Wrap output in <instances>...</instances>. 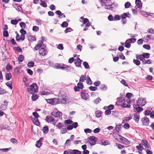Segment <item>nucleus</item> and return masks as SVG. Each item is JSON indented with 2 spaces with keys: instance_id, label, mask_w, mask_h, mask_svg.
I'll use <instances>...</instances> for the list:
<instances>
[{
  "instance_id": "5",
  "label": "nucleus",
  "mask_w": 154,
  "mask_h": 154,
  "mask_svg": "<svg viewBox=\"0 0 154 154\" xmlns=\"http://www.w3.org/2000/svg\"><path fill=\"white\" fill-rule=\"evenodd\" d=\"M85 91H86L84 90L82 91L81 93V96L82 99L85 100H86L88 99L89 96L88 93L85 92Z\"/></svg>"
},
{
  "instance_id": "7",
  "label": "nucleus",
  "mask_w": 154,
  "mask_h": 154,
  "mask_svg": "<svg viewBox=\"0 0 154 154\" xmlns=\"http://www.w3.org/2000/svg\"><path fill=\"white\" fill-rule=\"evenodd\" d=\"M74 63L75 66L77 67H80L82 60L79 57L76 58L74 60Z\"/></svg>"
},
{
  "instance_id": "37",
  "label": "nucleus",
  "mask_w": 154,
  "mask_h": 154,
  "mask_svg": "<svg viewBox=\"0 0 154 154\" xmlns=\"http://www.w3.org/2000/svg\"><path fill=\"white\" fill-rule=\"evenodd\" d=\"M68 24L67 22L64 21L61 24V26L63 28L66 27L68 26Z\"/></svg>"
},
{
  "instance_id": "24",
  "label": "nucleus",
  "mask_w": 154,
  "mask_h": 154,
  "mask_svg": "<svg viewBox=\"0 0 154 154\" xmlns=\"http://www.w3.org/2000/svg\"><path fill=\"white\" fill-rule=\"evenodd\" d=\"M121 15L125 18L127 17L130 18L131 16V15L129 13V12L124 13L122 14H121Z\"/></svg>"
},
{
  "instance_id": "13",
  "label": "nucleus",
  "mask_w": 154,
  "mask_h": 154,
  "mask_svg": "<svg viewBox=\"0 0 154 154\" xmlns=\"http://www.w3.org/2000/svg\"><path fill=\"white\" fill-rule=\"evenodd\" d=\"M143 125L147 126L149 125V120L147 117H144L142 120Z\"/></svg>"
},
{
  "instance_id": "23",
  "label": "nucleus",
  "mask_w": 154,
  "mask_h": 154,
  "mask_svg": "<svg viewBox=\"0 0 154 154\" xmlns=\"http://www.w3.org/2000/svg\"><path fill=\"white\" fill-rule=\"evenodd\" d=\"M42 131H43V133L44 134H47L49 131V129L48 128V127L47 126L43 127L42 129Z\"/></svg>"
},
{
  "instance_id": "28",
  "label": "nucleus",
  "mask_w": 154,
  "mask_h": 154,
  "mask_svg": "<svg viewBox=\"0 0 154 154\" xmlns=\"http://www.w3.org/2000/svg\"><path fill=\"white\" fill-rule=\"evenodd\" d=\"M6 79L8 80L10 79L11 77V75L10 73H6L5 75Z\"/></svg>"
},
{
  "instance_id": "55",
  "label": "nucleus",
  "mask_w": 154,
  "mask_h": 154,
  "mask_svg": "<svg viewBox=\"0 0 154 154\" xmlns=\"http://www.w3.org/2000/svg\"><path fill=\"white\" fill-rule=\"evenodd\" d=\"M72 126L73 127V128H76L78 126V123L77 122H75L73 123L72 124Z\"/></svg>"
},
{
  "instance_id": "49",
  "label": "nucleus",
  "mask_w": 154,
  "mask_h": 154,
  "mask_svg": "<svg viewBox=\"0 0 154 154\" xmlns=\"http://www.w3.org/2000/svg\"><path fill=\"white\" fill-rule=\"evenodd\" d=\"M129 42L131 43H134L136 42V39L135 38H131L128 39Z\"/></svg>"
},
{
  "instance_id": "6",
  "label": "nucleus",
  "mask_w": 154,
  "mask_h": 154,
  "mask_svg": "<svg viewBox=\"0 0 154 154\" xmlns=\"http://www.w3.org/2000/svg\"><path fill=\"white\" fill-rule=\"evenodd\" d=\"M51 115L55 117H59L60 119H62V113L59 111H58L56 112H52L51 113Z\"/></svg>"
},
{
  "instance_id": "20",
  "label": "nucleus",
  "mask_w": 154,
  "mask_h": 154,
  "mask_svg": "<svg viewBox=\"0 0 154 154\" xmlns=\"http://www.w3.org/2000/svg\"><path fill=\"white\" fill-rule=\"evenodd\" d=\"M86 82L88 84L90 85H92L93 83L90 77L88 76L86 77Z\"/></svg>"
},
{
  "instance_id": "11",
  "label": "nucleus",
  "mask_w": 154,
  "mask_h": 154,
  "mask_svg": "<svg viewBox=\"0 0 154 154\" xmlns=\"http://www.w3.org/2000/svg\"><path fill=\"white\" fill-rule=\"evenodd\" d=\"M133 106L134 109H135L138 112H140L143 110V108L140 107V105H137V104H134Z\"/></svg>"
},
{
  "instance_id": "21",
  "label": "nucleus",
  "mask_w": 154,
  "mask_h": 154,
  "mask_svg": "<svg viewBox=\"0 0 154 154\" xmlns=\"http://www.w3.org/2000/svg\"><path fill=\"white\" fill-rule=\"evenodd\" d=\"M131 46L130 43L128 41V40H127L125 42V47L128 48H129Z\"/></svg>"
},
{
  "instance_id": "8",
  "label": "nucleus",
  "mask_w": 154,
  "mask_h": 154,
  "mask_svg": "<svg viewBox=\"0 0 154 154\" xmlns=\"http://www.w3.org/2000/svg\"><path fill=\"white\" fill-rule=\"evenodd\" d=\"M119 136L120 137L119 139L120 140V142L126 144H129V142L126 138L120 135H119Z\"/></svg>"
},
{
  "instance_id": "64",
  "label": "nucleus",
  "mask_w": 154,
  "mask_h": 154,
  "mask_svg": "<svg viewBox=\"0 0 154 154\" xmlns=\"http://www.w3.org/2000/svg\"><path fill=\"white\" fill-rule=\"evenodd\" d=\"M133 94L131 93H127L126 94V97L128 98V99H130L132 96Z\"/></svg>"
},
{
  "instance_id": "30",
  "label": "nucleus",
  "mask_w": 154,
  "mask_h": 154,
  "mask_svg": "<svg viewBox=\"0 0 154 154\" xmlns=\"http://www.w3.org/2000/svg\"><path fill=\"white\" fill-rule=\"evenodd\" d=\"M89 140L91 141H93L96 142L97 140V138L94 136H90L89 138Z\"/></svg>"
},
{
  "instance_id": "45",
  "label": "nucleus",
  "mask_w": 154,
  "mask_h": 154,
  "mask_svg": "<svg viewBox=\"0 0 154 154\" xmlns=\"http://www.w3.org/2000/svg\"><path fill=\"white\" fill-rule=\"evenodd\" d=\"M7 105L3 104L1 105L0 108L2 110H5L7 109Z\"/></svg>"
},
{
  "instance_id": "15",
  "label": "nucleus",
  "mask_w": 154,
  "mask_h": 154,
  "mask_svg": "<svg viewBox=\"0 0 154 154\" xmlns=\"http://www.w3.org/2000/svg\"><path fill=\"white\" fill-rule=\"evenodd\" d=\"M142 144L144 146L147 148H149L150 146L147 141L146 140H142Z\"/></svg>"
},
{
  "instance_id": "14",
  "label": "nucleus",
  "mask_w": 154,
  "mask_h": 154,
  "mask_svg": "<svg viewBox=\"0 0 154 154\" xmlns=\"http://www.w3.org/2000/svg\"><path fill=\"white\" fill-rule=\"evenodd\" d=\"M55 13L58 15V17L59 18H61L62 17L61 16H63V17L64 18L66 17V16L65 15H63V14L62 13L60 10L56 11Z\"/></svg>"
},
{
  "instance_id": "62",
  "label": "nucleus",
  "mask_w": 154,
  "mask_h": 154,
  "mask_svg": "<svg viewBox=\"0 0 154 154\" xmlns=\"http://www.w3.org/2000/svg\"><path fill=\"white\" fill-rule=\"evenodd\" d=\"M140 11L141 12L142 15L143 16L145 17H147V16L148 12L146 11H144L142 10H140Z\"/></svg>"
},
{
  "instance_id": "26",
  "label": "nucleus",
  "mask_w": 154,
  "mask_h": 154,
  "mask_svg": "<svg viewBox=\"0 0 154 154\" xmlns=\"http://www.w3.org/2000/svg\"><path fill=\"white\" fill-rule=\"evenodd\" d=\"M117 99L118 101V102H119L122 104L125 102V98L123 97H118Z\"/></svg>"
},
{
  "instance_id": "29",
  "label": "nucleus",
  "mask_w": 154,
  "mask_h": 154,
  "mask_svg": "<svg viewBox=\"0 0 154 154\" xmlns=\"http://www.w3.org/2000/svg\"><path fill=\"white\" fill-rule=\"evenodd\" d=\"M86 80V75H82L80 78L79 81L80 82H83Z\"/></svg>"
},
{
  "instance_id": "32",
  "label": "nucleus",
  "mask_w": 154,
  "mask_h": 154,
  "mask_svg": "<svg viewBox=\"0 0 154 154\" xmlns=\"http://www.w3.org/2000/svg\"><path fill=\"white\" fill-rule=\"evenodd\" d=\"M133 63L137 66H139L140 64V62L138 59H134Z\"/></svg>"
},
{
  "instance_id": "39",
  "label": "nucleus",
  "mask_w": 154,
  "mask_h": 154,
  "mask_svg": "<svg viewBox=\"0 0 154 154\" xmlns=\"http://www.w3.org/2000/svg\"><path fill=\"white\" fill-rule=\"evenodd\" d=\"M143 55L144 59L145 58L147 59L148 58H149L150 56V54L147 53H143Z\"/></svg>"
},
{
  "instance_id": "36",
  "label": "nucleus",
  "mask_w": 154,
  "mask_h": 154,
  "mask_svg": "<svg viewBox=\"0 0 154 154\" xmlns=\"http://www.w3.org/2000/svg\"><path fill=\"white\" fill-rule=\"evenodd\" d=\"M83 65L84 66L85 68L86 69H88L90 68L88 64V63L86 62H84L83 63Z\"/></svg>"
},
{
  "instance_id": "2",
  "label": "nucleus",
  "mask_w": 154,
  "mask_h": 154,
  "mask_svg": "<svg viewBox=\"0 0 154 154\" xmlns=\"http://www.w3.org/2000/svg\"><path fill=\"white\" fill-rule=\"evenodd\" d=\"M58 99L59 103L66 104L68 103L69 101L68 97L64 95L59 96Z\"/></svg>"
},
{
  "instance_id": "51",
  "label": "nucleus",
  "mask_w": 154,
  "mask_h": 154,
  "mask_svg": "<svg viewBox=\"0 0 154 154\" xmlns=\"http://www.w3.org/2000/svg\"><path fill=\"white\" fill-rule=\"evenodd\" d=\"M42 145V143L41 142H40L39 141H37L35 144V146L36 147L38 148H40Z\"/></svg>"
},
{
  "instance_id": "16",
  "label": "nucleus",
  "mask_w": 154,
  "mask_h": 154,
  "mask_svg": "<svg viewBox=\"0 0 154 154\" xmlns=\"http://www.w3.org/2000/svg\"><path fill=\"white\" fill-rule=\"evenodd\" d=\"M111 10L112 9H116L118 7V4L116 2H114L111 4H110Z\"/></svg>"
},
{
  "instance_id": "58",
  "label": "nucleus",
  "mask_w": 154,
  "mask_h": 154,
  "mask_svg": "<svg viewBox=\"0 0 154 154\" xmlns=\"http://www.w3.org/2000/svg\"><path fill=\"white\" fill-rule=\"evenodd\" d=\"M73 30V29L67 27L64 31V32L66 33L68 32H70Z\"/></svg>"
},
{
  "instance_id": "56",
  "label": "nucleus",
  "mask_w": 154,
  "mask_h": 154,
  "mask_svg": "<svg viewBox=\"0 0 154 154\" xmlns=\"http://www.w3.org/2000/svg\"><path fill=\"white\" fill-rule=\"evenodd\" d=\"M3 36L8 37L9 36L8 32L7 30H4L3 32Z\"/></svg>"
},
{
  "instance_id": "53",
  "label": "nucleus",
  "mask_w": 154,
  "mask_h": 154,
  "mask_svg": "<svg viewBox=\"0 0 154 154\" xmlns=\"http://www.w3.org/2000/svg\"><path fill=\"white\" fill-rule=\"evenodd\" d=\"M143 47L146 49L149 50L151 48V47L150 45H143Z\"/></svg>"
},
{
  "instance_id": "33",
  "label": "nucleus",
  "mask_w": 154,
  "mask_h": 154,
  "mask_svg": "<svg viewBox=\"0 0 154 154\" xmlns=\"http://www.w3.org/2000/svg\"><path fill=\"white\" fill-rule=\"evenodd\" d=\"M136 147L138 150H140V151H142L144 149L143 146H142L141 143L139 144L138 146H137Z\"/></svg>"
},
{
  "instance_id": "42",
  "label": "nucleus",
  "mask_w": 154,
  "mask_h": 154,
  "mask_svg": "<svg viewBox=\"0 0 154 154\" xmlns=\"http://www.w3.org/2000/svg\"><path fill=\"white\" fill-rule=\"evenodd\" d=\"M77 86L80 89H83L84 86L83 84L82 83L79 82L77 84Z\"/></svg>"
},
{
  "instance_id": "40",
  "label": "nucleus",
  "mask_w": 154,
  "mask_h": 154,
  "mask_svg": "<svg viewBox=\"0 0 154 154\" xmlns=\"http://www.w3.org/2000/svg\"><path fill=\"white\" fill-rule=\"evenodd\" d=\"M34 63L33 61H30L29 62L27 66L29 68H31V67H32L34 66Z\"/></svg>"
},
{
  "instance_id": "61",
  "label": "nucleus",
  "mask_w": 154,
  "mask_h": 154,
  "mask_svg": "<svg viewBox=\"0 0 154 154\" xmlns=\"http://www.w3.org/2000/svg\"><path fill=\"white\" fill-rule=\"evenodd\" d=\"M6 93V91L5 89L2 88H0V94H4Z\"/></svg>"
},
{
  "instance_id": "31",
  "label": "nucleus",
  "mask_w": 154,
  "mask_h": 154,
  "mask_svg": "<svg viewBox=\"0 0 154 154\" xmlns=\"http://www.w3.org/2000/svg\"><path fill=\"white\" fill-rule=\"evenodd\" d=\"M6 85L10 89H12L13 87L12 82H11L10 81L9 82H7L6 83Z\"/></svg>"
},
{
  "instance_id": "25",
  "label": "nucleus",
  "mask_w": 154,
  "mask_h": 154,
  "mask_svg": "<svg viewBox=\"0 0 154 154\" xmlns=\"http://www.w3.org/2000/svg\"><path fill=\"white\" fill-rule=\"evenodd\" d=\"M122 128L121 124H120L118 125H116L115 127V129L117 132H119Z\"/></svg>"
},
{
  "instance_id": "52",
  "label": "nucleus",
  "mask_w": 154,
  "mask_h": 154,
  "mask_svg": "<svg viewBox=\"0 0 154 154\" xmlns=\"http://www.w3.org/2000/svg\"><path fill=\"white\" fill-rule=\"evenodd\" d=\"M12 69V66L10 64H7L6 66V69L8 71H9Z\"/></svg>"
},
{
  "instance_id": "9",
  "label": "nucleus",
  "mask_w": 154,
  "mask_h": 154,
  "mask_svg": "<svg viewBox=\"0 0 154 154\" xmlns=\"http://www.w3.org/2000/svg\"><path fill=\"white\" fill-rule=\"evenodd\" d=\"M135 4L136 5L135 8L137 9L138 8L141 9L142 7V3L140 0H136Z\"/></svg>"
},
{
  "instance_id": "47",
  "label": "nucleus",
  "mask_w": 154,
  "mask_h": 154,
  "mask_svg": "<svg viewBox=\"0 0 154 154\" xmlns=\"http://www.w3.org/2000/svg\"><path fill=\"white\" fill-rule=\"evenodd\" d=\"M7 41L8 42H9L10 41L11 43V44L12 45H15L17 44V43L15 41V40H14V38H12V39H11L10 40H8Z\"/></svg>"
},
{
  "instance_id": "48",
  "label": "nucleus",
  "mask_w": 154,
  "mask_h": 154,
  "mask_svg": "<svg viewBox=\"0 0 154 154\" xmlns=\"http://www.w3.org/2000/svg\"><path fill=\"white\" fill-rule=\"evenodd\" d=\"M107 89V87L106 85L104 84L102 85L100 87V89H101L102 90H106Z\"/></svg>"
},
{
  "instance_id": "43",
  "label": "nucleus",
  "mask_w": 154,
  "mask_h": 154,
  "mask_svg": "<svg viewBox=\"0 0 154 154\" xmlns=\"http://www.w3.org/2000/svg\"><path fill=\"white\" fill-rule=\"evenodd\" d=\"M72 154H82L81 152L77 149H73Z\"/></svg>"
},
{
  "instance_id": "18",
  "label": "nucleus",
  "mask_w": 154,
  "mask_h": 154,
  "mask_svg": "<svg viewBox=\"0 0 154 154\" xmlns=\"http://www.w3.org/2000/svg\"><path fill=\"white\" fill-rule=\"evenodd\" d=\"M136 58L137 59H139L140 61H143V60H144L143 58V54L139 55L138 54H136Z\"/></svg>"
},
{
  "instance_id": "35",
  "label": "nucleus",
  "mask_w": 154,
  "mask_h": 154,
  "mask_svg": "<svg viewBox=\"0 0 154 154\" xmlns=\"http://www.w3.org/2000/svg\"><path fill=\"white\" fill-rule=\"evenodd\" d=\"M56 127L59 129H60L63 127H65L63 124H62L61 123L59 122L56 125Z\"/></svg>"
},
{
  "instance_id": "63",
  "label": "nucleus",
  "mask_w": 154,
  "mask_h": 154,
  "mask_svg": "<svg viewBox=\"0 0 154 154\" xmlns=\"http://www.w3.org/2000/svg\"><path fill=\"white\" fill-rule=\"evenodd\" d=\"M32 115L36 118H38L39 117V115L37 112H34L32 113Z\"/></svg>"
},
{
  "instance_id": "1",
  "label": "nucleus",
  "mask_w": 154,
  "mask_h": 154,
  "mask_svg": "<svg viewBox=\"0 0 154 154\" xmlns=\"http://www.w3.org/2000/svg\"><path fill=\"white\" fill-rule=\"evenodd\" d=\"M38 88L37 84L33 83L27 88V91L30 94H33L38 92Z\"/></svg>"
},
{
  "instance_id": "41",
  "label": "nucleus",
  "mask_w": 154,
  "mask_h": 154,
  "mask_svg": "<svg viewBox=\"0 0 154 154\" xmlns=\"http://www.w3.org/2000/svg\"><path fill=\"white\" fill-rule=\"evenodd\" d=\"M101 101V99L99 97L96 98L94 100V102L96 104H98Z\"/></svg>"
},
{
  "instance_id": "27",
  "label": "nucleus",
  "mask_w": 154,
  "mask_h": 154,
  "mask_svg": "<svg viewBox=\"0 0 154 154\" xmlns=\"http://www.w3.org/2000/svg\"><path fill=\"white\" fill-rule=\"evenodd\" d=\"M70 66H67L65 65H64V66L62 70H65L66 71H69L70 70Z\"/></svg>"
},
{
  "instance_id": "34",
  "label": "nucleus",
  "mask_w": 154,
  "mask_h": 154,
  "mask_svg": "<svg viewBox=\"0 0 154 154\" xmlns=\"http://www.w3.org/2000/svg\"><path fill=\"white\" fill-rule=\"evenodd\" d=\"M24 58L23 55H20L18 58V60L19 62H22L24 60Z\"/></svg>"
},
{
  "instance_id": "59",
  "label": "nucleus",
  "mask_w": 154,
  "mask_h": 154,
  "mask_svg": "<svg viewBox=\"0 0 154 154\" xmlns=\"http://www.w3.org/2000/svg\"><path fill=\"white\" fill-rule=\"evenodd\" d=\"M14 48L15 50L17 51L18 52H22V49L19 47H15Z\"/></svg>"
},
{
  "instance_id": "10",
  "label": "nucleus",
  "mask_w": 154,
  "mask_h": 154,
  "mask_svg": "<svg viewBox=\"0 0 154 154\" xmlns=\"http://www.w3.org/2000/svg\"><path fill=\"white\" fill-rule=\"evenodd\" d=\"M45 120L48 123L54 122L55 121L54 118L52 116L48 115L46 116Z\"/></svg>"
},
{
  "instance_id": "12",
  "label": "nucleus",
  "mask_w": 154,
  "mask_h": 154,
  "mask_svg": "<svg viewBox=\"0 0 154 154\" xmlns=\"http://www.w3.org/2000/svg\"><path fill=\"white\" fill-rule=\"evenodd\" d=\"M39 54L42 56H45L47 54V50L45 48H42L39 49Z\"/></svg>"
},
{
  "instance_id": "19",
  "label": "nucleus",
  "mask_w": 154,
  "mask_h": 154,
  "mask_svg": "<svg viewBox=\"0 0 154 154\" xmlns=\"http://www.w3.org/2000/svg\"><path fill=\"white\" fill-rule=\"evenodd\" d=\"M101 144L103 145L106 146L109 144V141L107 140H101Z\"/></svg>"
},
{
  "instance_id": "4",
  "label": "nucleus",
  "mask_w": 154,
  "mask_h": 154,
  "mask_svg": "<svg viewBox=\"0 0 154 154\" xmlns=\"http://www.w3.org/2000/svg\"><path fill=\"white\" fill-rule=\"evenodd\" d=\"M146 103V99L142 98H139L137 100V105H140L141 106H144Z\"/></svg>"
},
{
  "instance_id": "54",
  "label": "nucleus",
  "mask_w": 154,
  "mask_h": 154,
  "mask_svg": "<svg viewBox=\"0 0 154 154\" xmlns=\"http://www.w3.org/2000/svg\"><path fill=\"white\" fill-rule=\"evenodd\" d=\"M20 26L23 29L25 28L26 26L25 23L23 22H21L20 23Z\"/></svg>"
},
{
  "instance_id": "46",
  "label": "nucleus",
  "mask_w": 154,
  "mask_h": 154,
  "mask_svg": "<svg viewBox=\"0 0 154 154\" xmlns=\"http://www.w3.org/2000/svg\"><path fill=\"white\" fill-rule=\"evenodd\" d=\"M142 63L143 64H150L151 63V62L149 60H143V61H142Z\"/></svg>"
},
{
  "instance_id": "22",
  "label": "nucleus",
  "mask_w": 154,
  "mask_h": 154,
  "mask_svg": "<svg viewBox=\"0 0 154 154\" xmlns=\"http://www.w3.org/2000/svg\"><path fill=\"white\" fill-rule=\"evenodd\" d=\"M32 94V101H34L36 100L38 98V95L37 94Z\"/></svg>"
},
{
  "instance_id": "50",
  "label": "nucleus",
  "mask_w": 154,
  "mask_h": 154,
  "mask_svg": "<svg viewBox=\"0 0 154 154\" xmlns=\"http://www.w3.org/2000/svg\"><path fill=\"white\" fill-rule=\"evenodd\" d=\"M89 89L90 90L94 91H96V90L97 89V88L95 86H91L89 87Z\"/></svg>"
},
{
  "instance_id": "38",
  "label": "nucleus",
  "mask_w": 154,
  "mask_h": 154,
  "mask_svg": "<svg viewBox=\"0 0 154 154\" xmlns=\"http://www.w3.org/2000/svg\"><path fill=\"white\" fill-rule=\"evenodd\" d=\"M64 122L65 124L67 125L71 124L73 123V121L70 119L65 120Z\"/></svg>"
},
{
  "instance_id": "3",
  "label": "nucleus",
  "mask_w": 154,
  "mask_h": 154,
  "mask_svg": "<svg viewBox=\"0 0 154 154\" xmlns=\"http://www.w3.org/2000/svg\"><path fill=\"white\" fill-rule=\"evenodd\" d=\"M46 100L48 103L52 105H55L59 103L58 99L56 98L46 99Z\"/></svg>"
},
{
  "instance_id": "17",
  "label": "nucleus",
  "mask_w": 154,
  "mask_h": 154,
  "mask_svg": "<svg viewBox=\"0 0 154 154\" xmlns=\"http://www.w3.org/2000/svg\"><path fill=\"white\" fill-rule=\"evenodd\" d=\"M133 119L135 121V122L138 123L139 120L140 116L139 115H137L136 114H134Z\"/></svg>"
},
{
  "instance_id": "60",
  "label": "nucleus",
  "mask_w": 154,
  "mask_h": 154,
  "mask_svg": "<svg viewBox=\"0 0 154 154\" xmlns=\"http://www.w3.org/2000/svg\"><path fill=\"white\" fill-rule=\"evenodd\" d=\"M41 95H47L50 94V93L48 91H42V92L41 93Z\"/></svg>"
},
{
  "instance_id": "57",
  "label": "nucleus",
  "mask_w": 154,
  "mask_h": 154,
  "mask_svg": "<svg viewBox=\"0 0 154 154\" xmlns=\"http://www.w3.org/2000/svg\"><path fill=\"white\" fill-rule=\"evenodd\" d=\"M131 5V4L130 2H127L125 4V7L126 8H128Z\"/></svg>"
},
{
  "instance_id": "44",
  "label": "nucleus",
  "mask_w": 154,
  "mask_h": 154,
  "mask_svg": "<svg viewBox=\"0 0 154 154\" xmlns=\"http://www.w3.org/2000/svg\"><path fill=\"white\" fill-rule=\"evenodd\" d=\"M18 21L16 19L12 20L11 21V23L14 25H16L18 23Z\"/></svg>"
}]
</instances>
